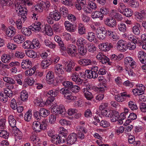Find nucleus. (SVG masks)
I'll use <instances>...</instances> for the list:
<instances>
[{"mask_svg": "<svg viewBox=\"0 0 146 146\" xmlns=\"http://www.w3.org/2000/svg\"><path fill=\"white\" fill-rule=\"evenodd\" d=\"M15 9L20 15L19 18L16 21L17 27L18 29H22L23 22L24 23L27 19V10L22 7L21 5L18 4L15 5Z\"/></svg>", "mask_w": 146, "mask_h": 146, "instance_id": "1", "label": "nucleus"}, {"mask_svg": "<svg viewBox=\"0 0 146 146\" xmlns=\"http://www.w3.org/2000/svg\"><path fill=\"white\" fill-rule=\"evenodd\" d=\"M51 112L55 114H60L63 117L67 116L66 111L64 106L62 105H58L56 104H55L52 108Z\"/></svg>", "mask_w": 146, "mask_h": 146, "instance_id": "2", "label": "nucleus"}, {"mask_svg": "<svg viewBox=\"0 0 146 146\" xmlns=\"http://www.w3.org/2000/svg\"><path fill=\"white\" fill-rule=\"evenodd\" d=\"M130 97V95L126 92L121 93L120 94L115 95V100L118 102H122L128 101Z\"/></svg>", "mask_w": 146, "mask_h": 146, "instance_id": "3", "label": "nucleus"}, {"mask_svg": "<svg viewBox=\"0 0 146 146\" xmlns=\"http://www.w3.org/2000/svg\"><path fill=\"white\" fill-rule=\"evenodd\" d=\"M145 89V87L142 84H138L136 85V88L132 90V92L136 96L141 95L144 94Z\"/></svg>", "mask_w": 146, "mask_h": 146, "instance_id": "4", "label": "nucleus"}, {"mask_svg": "<svg viewBox=\"0 0 146 146\" xmlns=\"http://www.w3.org/2000/svg\"><path fill=\"white\" fill-rule=\"evenodd\" d=\"M106 29L103 27H98L96 30V34L98 38L100 40H103L106 38Z\"/></svg>", "mask_w": 146, "mask_h": 146, "instance_id": "5", "label": "nucleus"}, {"mask_svg": "<svg viewBox=\"0 0 146 146\" xmlns=\"http://www.w3.org/2000/svg\"><path fill=\"white\" fill-rule=\"evenodd\" d=\"M66 51L69 55L71 57H75L77 54L76 47L72 44L68 45Z\"/></svg>", "mask_w": 146, "mask_h": 146, "instance_id": "6", "label": "nucleus"}, {"mask_svg": "<svg viewBox=\"0 0 146 146\" xmlns=\"http://www.w3.org/2000/svg\"><path fill=\"white\" fill-rule=\"evenodd\" d=\"M78 64L82 66H87L91 64H97V62L95 61L92 60L88 59H81L78 60Z\"/></svg>", "mask_w": 146, "mask_h": 146, "instance_id": "7", "label": "nucleus"}, {"mask_svg": "<svg viewBox=\"0 0 146 146\" xmlns=\"http://www.w3.org/2000/svg\"><path fill=\"white\" fill-rule=\"evenodd\" d=\"M43 27L44 25L41 24L40 22H38L33 24L30 27L32 30L35 32L40 31L44 32V30H43Z\"/></svg>", "mask_w": 146, "mask_h": 146, "instance_id": "8", "label": "nucleus"}, {"mask_svg": "<svg viewBox=\"0 0 146 146\" xmlns=\"http://www.w3.org/2000/svg\"><path fill=\"white\" fill-rule=\"evenodd\" d=\"M62 63L65 66L64 69L65 71L68 72L71 71L73 67L75 65V63L73 61H70L68 64H67L68 62L66 61L63 60Z\"/></svg>", "mask_w": 146, "mask_h": 146, "instance_id": "9", "label": "nucleus"}, {"mask_svg": "<svg viewBox=\"0 0 146 146\" xmlns=\"http://www.w3.org/2000/svg\"><path fill=\"white\" fill-rule=\"evenodd\" d=\"M125 65L127 66H130V67L133 68L136 66V63L133 58L131 57H127L124 59Z\"/></svg>", "mask_w": 146, "mask_h": 146, "instance_id": "10", "label": "nucleus"}, {"mask_svg": "<svg viewBox=\"0 0 146 146\" xmlns=\"http://www.w3.org/2000/svg\"><path fill=\"white\" fill-rule=\"evenodd\" d=\"M77 139V136L74 133L70 134L67 139V143L68 145H72L74 144L76 141Z\"/></svg>", "mask_w": 146, "mask_h": 146, "instance_id": "11", "label": "nucleus"}, {"mask_svg": "<svg viewBox=\"0 0 146 146\" xmlns=\"http://www.w3.org/2000/svg\"><path fill=\"white\" fill-rule=\"evenodd\" d=\"M113 47L112 44L110 42L102 43L99 44V48L102 50L107 51L110 50Z\"/></svg>", "mask_w": 146, "mask_h": 146, "instance_id": "12", "label": "nucleus"}, {"mask_svg": "<svg viewBox=\"0 0 146 146\" xmlns=\"http://www.w3.org/2000/svg\"><path fill=\"white\" fill-rule=\"evenodd\" d=\"M51 141L52 143L56 145L60 144L64 142L65 139L62 138H60L58 135H54L52 138H51Z\"/></svg>", "mask_w": 146, "mask_h": 146, "instance_id": "13", "label": "nucleus"}, {"mask_svg": "<svg viewBox=\"0 0 146 146\" xmlns=\"http://www.w3.org/2000/svg\"><path fill=\"white\" fill-rule=\"evenodd\" d=\"M117 49L121 52H125L126 50V44L125 42L122 40H119L117 44Z\"/></svg>", "mask_w": 146, "mask_h": 146, "instance_id": "14", "label": "nucleus"}, {"mask_svg": "<svg viewBox=\"0 0 146 146\" xmlns=\"http://www.w3.org/2000/svg\"><path fill=\"white\" fill-rule=\"evenodd\" d=\"M46 80L48 83L49 84H52L54 81L53 73L51 71H48L47 73Z\"/></svg>", "mask_w": 146, "mask_h": 146, "instance_id": "15", "label": "nucleus"}, {"mask_svg": "<svg viewBox=\"0 0 146 146\" xmlns=\"http://www.w3.org/2000/svg\"><path fill=\"white\" fill-rule=\"evenodd\" d=\"M21 66L23 69H26L31 68L32 67V64L30 60L26 59L23 60Z\"/></svg>", "mask_w": 146, "mask_h": 146, "instance_id": "16", "label": "nucleus"}, {"mask_svg": "<svg viewBox=\"0 0 146 146\" xmlns=\"http://www.w3.org/2000/svg\"><path fill=\"white\" fill-rule=\"evenodd\" d=\"M13 40L15 42L19 44L24 42L25 40V38L22 35L18 34L13 37Z\"/></svg>", "mask_w": 146, "mask_h": 146, "instance_id": "17", "label": "nucleus"}, {"mask_svg": "<svg viewBox=\"0 0 146 146\" xmlns=\"http://www.w3.org/2000/svg\"><path fill=\"white\" fill-rule=\"evenodd\" d=\"M141 26L139 23H136L132 27V31L133 33L136 35H139L140 34Z\"/></svg>", "mask_w": 146, "mask_h": 146, "instance_id": "18", "label": "nucleus"}, {"mask_svg": "<svg viewBox=\"0 0 146 146\" xmlns=\"http://www.w3.org/2000/svg\"><path fill=\"white\" fill-rule=\"evenodd\" d=\"M138 57L141 63L143 64L146 63V54L144 51H139L138 54Z\"/></svg>", "mask_w": 146, "mask_h": 146, "instance_id": "19", "label": "nucleus"}, {"mask_svg": "<svg viewBox=\"0 0 146 146\" xmlns=\"http://www.w3.org/2000/svg\"><path fill=\"white\" fill-rule=\"evenodd\" d=\"M88 42L85 39L82 37L77 38L76 44L79 46H84L88 45Z\"/></svg>", "mask_w": 146, "mask_h": 146, "instance_id": "20", "label": "nucleus"}, {"mask_svg": "<svg viewBox=\"0 0 146 146\" xmlns=\"http://www.w3.org/2000/svg\"><path fill=\"white\" fill-rule=\"evenodd\" d=\"M104 23L105 25L110 27H113L116 25L115 20L112 18H106L104 20Z\"/></svg>", "mask_w": 146, "mask_h": 146, "instance_id": "21", "label": "nucleus"}, {"mask_svg": "<svg viewBox=\"0 0 146 146\" xmlns=\"http://www.w3.org/2000/svg\"><path fill=\"white\" fill-rule=\"evenodd\" d=\"M14 88V86L13 85H9L8 86L7 88L4 89V93L6 94V95L9 98H10L13 95V92L11 89Z\"/></svg>", "mask_w": 146, "mask_h": 146, "instance_id": "22", "label": "nucleus"}, {"mask_svg": "<svg viewBox=\"0 0 146 146\" xmlns=\"http://www.w3.org/2000/svg\"><path fill=\"white\" fill-rule=\"evenodd\" d=\"M11 132L15 135L17 136V137L19 139H21L22 137L23 134L19 129L17 128L16 127H14L12 129V131Z\"/></svg>", "mask_w": 146, "mask_h": 146, "instance_id": "23", "label": "nucleus"}, {"mask_svg": "<svg viewBox=\"0 0 146 146\" xmlns=\"http://www.w3.org/2000/svg\"><path fill=\"white\" fill-rule=\"evenodd\" d=\"M62 64H57L55 65V72L58 75L64 73V71L62 68Z\"/></svg>", "mask_w": 146, "mask_h": 146, "instance_id": "24", "label": "nucleus"}, {"mask_svg": "<svg viewBox=\"0 0 146 146\" xmlns=\"http://www.w3.org/2000/svg\"><path fill=\"white\" fill-rule=\"evenodd\" d=\"M11 56L10 54H4L1 57V60L4 63L8 64L10 61Z\"/></svg>", "mask_w": 146, "mask_h": 146, "instance_id": "25", "label": "nucleus"}, {"mask_svg": "<svg viewBox=\"0 0 146 146\" xmlns=\"http://www.w3.org/2000/svg\"><path fill=\"white\" fill-rule=\"evenodd\" d=\"M16 33V29L14 27H9L6 31V34L9 37L13 36Z\"/></svg>", "mask_w": 146, "mask_h": 146, "instance_id": "26", "label": "nucleus"}, {"mask_svg": "<svg viewBox=\"0 0 146 146\" xmlns=\"http://www.w3.org/2000/svg\"><path fill=\"white\" fill-rule=\"evenodd\" d=\"M91 17L93 19L99 18L100 20H102L104 17L103 15H101L100 11H95L93 12L91 14Z\"/></svg>", "mask_w": 146, "mask_h": 146, "instance_id": "27", "label": "nucleus"}, {"mask_svg": "<svg viewBox=\"0 0 146 146\" xmlns=\"http://www.w3.org/2000/svg\"><path fill=\"white\" fill-rule=\"evenodd\" d=\"M64 25L66 29L69 32H74L75 30L74 25L68 21H66L64 23Z\"/></svg>", "mask_w": 146, "mask_h": 146, "instance_id": "28", "label": "nucleus"}, {"mask_svg": "<svg viewBox=\"0 0 146 146\" xmlns=\"http://www.w3.org/2000/svg\"><path fill=\"white\" fill-rule=\"evenodd\" d=\"M50 13V15L52 17L54 20L57 21L60 19L61 15L59 12H57L56 11H55L51 12Z\"/></svg>", "mask_w": 146, "mask_h": 146, "instance_id": "29", "label": "nucleus"}, {"mask_svg": "<svg viewBox=\"0 0 146 146\" xmlns=\"http://www.w3.org/2000/svg\"><path fill=\"white\" fill-rule=\"evenodd\" d=\"M78 33L80 35L84 34L86 33V29L84 25L80 23L78 25Z\"/></svg>", "mask_w": 146, "mask_h": 146, "instance_id": "30", "label": "nucleus"}, {"mask_svg": "<svg viewBox=\"0 0 146 146\" xmlns=\"http://www.w3.org/2000/svg\"><path fill=\"white\" fill-rule=\"evenodd\" d=\"M52 64V61L50 59L44 60L41 63V66L42 68L45 69L48 66Z\"/></svg>", "mask_w": 146, "mask_h": 146, "instance_id": "31", "label": "nucleus"}, {"mask_svg": "<svg viewBox=\"0 0 146 146\" xmlns=\"http://www.w3.org/2000/svg\"><path fill=\"white\" fill-rule=\"evenodd\" d=\"M50 113V112L49 110L44 108H40L39 111L40 115L43 117H46Z\"/></svg>", "mask_w": 146, "mask_h": 146, "instance_id": "32", "label": "nucleus"}, {"mask_svg": "<svg viewBox=\"0 0 146 146\" xmlns=\"http://www.w3.org/2000/svg\"><path fill=\"white\" fill-rule=\"evenodd\" d=\"M44 30V32L45 31L46 34L49 36H51L53 34V31L51 28L49 26H44L43 30Z\"/></svg>", "mask_w": 146, "mask_h": 146, "instance_id": "33", "label": "nucleus"}, {"mask_svg": "<svg viewBox=\"0 0 146 146\" xmlns=\"http://www.w3.org/2000/svg\"><path fill=\"white\" fill-rule=\"evenodd\" d=\"M8 122L9 125L11 127V129L14 127H16V121L12 115H10L8 117Z\"/></svg>", "mask_w": 146, "mask_h": 146, "instance_id": "34", "label": "nucleus"}, {"mask_svg": "<svg viewBox=\"0 0 146 146\" xmlns=\"http://www.w3.org/2000/svg\"><path fill=\"white\" fill-rule=\"evenodd\" d=\"M82 91L84 93L85 98L88 100H91L93 98L92 94L88 91L87 89L84 88L83 89Z\"/></svg>", "mask_w": 146, "mask_h": 146, "instance_id": "35", "label": "nucleus"}, {"mask_svg": "<svg viewBox=\"0 0 146 146\" xmlns=\"http://www.w3.org/2000/svg\"><path fill=\"white\" fill-rule=\"evenodd\" d=\"M25 52L26 55L30 58H35L36 56V53L33 50H26Z\"/></svg>", "mask_w": 146, "mask_h": 146, "instance_id": "36", "label": "nucleus"}, {"mask_svg": "<svg viewBox=\"0 0 146 146\" xmlns=\"http://www.w3.org/2000/svg\"><path fill=\"white\" fill-rule=\"evenodd\" d=\"M20 97L21 100L23 101H27L28 97V95L27 91L25 90H23L20 94Z\"/></svg>", "mask_w": 146, "mask_h": 146, "instance_id": "37", "label": "nucleus"}, {"mask_svg": "<svg viewBox=\"0 0 146 146\" xmlns=\"http://www.w3.org/2000/svg\"><path fill=\"white\" fill-rule=\"evenodd\" d=\"M31 46V49L38 48L40 46L39 41L36 39H33L32 41Z\"/></svg>", "mask_w": 146, "mask_h": 146, "instance_id": "38", "label": "nucleus"}, {"mask_svg": "<svg viewBox=\"0 0 146 146\" xmlns=\"http://www.w3.org/2000/svg\"><path fill=\"white\" fill-rule=\"evenodd\" d=\"M59 92V90H51L48 92L47 94L50 96L55 97L57 95Z\"/></svg>", "mask_w": 146, "mask_h": 146, "instance_id": "39", "label": "nucleus"}, {"mask_svg": "<svg viewBox=\"0 0 146 146\" xmlns=\"http://www.w3.org/2000/svg\"><path fill=\"white\" fill-rule=\"evenodd\" d=\"M31 29L30 28L23 27L22 28L21 30V33L24 35L27 36H29L32 34L31 30Z\"/></svg>", "mask_w": 146, "mask_h": 146, "instance_id": "40", "label": "nucleus"}, {"mask_svg": "<svg viewBox=\"0 0 146 146\" xmlns=\"http://www.w3.org/2000/svg\"><path fill=\"white\" fill-rule=\"evenodd\" d=\"M60 92L62 94L64 95V98H66L67 96L70 95L71 92L68 89L63 88L60 90Z\"/></svg>", "mask_w": 146, "mask_h": 146, "instance_id": "41", "label": "nucleus"}, {"mask_svg": "<svg viewBox=\"0 0 146 146\" xmlns=\"http://www.w3.org/2000/svg\"><path fill=\"white\" fill-rule=\"evenodd\" d=\"M3 80L4 81L12 84L11 85L15 84V80L12 78L9 77H5L3 78Z\"/></svg>", "mask_w": 146, "mask_h": 146, "instance_id": "42", "label": "nucleus"}, {"mask_svg": "<svg viewBox=\"0 0 146 146\" xmlns=\"http://www.w3.org/2000/svg\"><path fill=\"white\" fill-rule=\"evenodd\" d=\"M95 37V33L93 32H89L88 33L87 35V39L89 41L92 42L94 40Z\"/></svg>", "mask_w": 146, "mask_h": 146, "instance_id": "43", "label": "nucleus"}, {"mask_svg": "<svg viewBox=\"0 0 146 146\" xmlns=\"http://www.w3.org/2000/svg\"><path fill=\"white\" fill-rule=\"evenodd\" d=\"M32 127L33 129L36 131L40 132V122L38 121H34L33 123Z\"/></svg>", "mask_w": 146, "mask_h": 146, "instance_id": "44", "label": "nucleus"}, {"mask_svg": "<svg viewBox=\"0 0 146 146\" xmlns=\"http://www.w3.org/2000/svg\"><path fill=\"white\" fill-rule=\"evenodd\" d=\"M0 137L5 139H7L9 137V134L8 132L6 130H1Z\"/></svg>", "mask_w": 146, "mask_h": 146, "instance_id": "45", "label": "nucleus"}, {"mask_svg": "<svg viewBox=\"0 0 146 146\" xmlns=\"http://www.w3.org/2000/svg\"><path fill=\"white\" fill-rule=\"evenodd\" d=\"M48 121L46 119H43L40 123V131L41 130H44L47 128Z\"/></svg>", "mask_w": 146, "mask_h": 146, "instance_id": "46", "label": "nucleus"}, {"mask_svg": "<svg viewBox=\"0 0 146 146\" xmlns=\"http://www.w3.org/2000/svg\"><path fill=\"white\" fill-rule=\"evenodd\" d=\"M117 27L120 31L123 33L125 32L127 29L126 25L123 23L118 24Z\"/></svg>", "mask_w": 146, "mask_h": 146, "instance_id": "47", "label": "nucleus"}, {"mask_svg": "<svg viewBox=\"0 0 146 146\" xmlns=\"http://www.w3.org/2000/svg\"><path fill=\"white\" fill-rule=\"evenodd\" d=\"M32 117L31 111L30 110L29 111L25 113V120L27 121H29L31 120Z\"/></svg>", "mask_w": 146, "mask_h": 146, "instance_id": "48", "label": "nucleus"}, {"mask_svg": "<svg viewBox=\"0 0 146 146\" xmlns=\"http://www.w3.org/2000/svg\"><path fill=\"white\" fill-rule=\"evenodd\" d=\"M119 117V113L115 111L113 115L110 118L111 120L113 122H115L118 120Z\"/></svg>", "mask_w": 146, "mask_h": 146, "instance_id": "49", "label": "nucleus"}, {"mask_svg": "<svg viewBox=\"0 0 146 146\" xmlns=\"http://www.w3.org/2000/svg\"><path fill=\"white\" fill-rule=\"evenodd\" d=\"M32 44V42L29 40H27L23 43V48L25 49L26 48H31V45Z\"/></svg>", "mask_w": 146, "mask_h": 146, "instance_id": "50", "label": "nucleus"}, {"mask_svg": "<svg viewBox=\"0 0 146 146\" xmlns=\"http://www.w3.org/2000/svg\"><path fill=\"white\" fill-rule=\"evenodd\" d=\"M45 45L51 48H54L56 45L53 43L48 40H45L44 41Z\"/></svg>", "mask_w": 146, "mask_h": 146, "instance_id": "51", "label": "nucleus"}, {"mask_svg": "<svg viewBox=\"0 0 146 146\" xmlns=\"http://www.w3.org/2000/svg\"><path fill=\"white\" fill-rule=\"evenodd\" d=\"M84 46H79L78 47V52L81 55L84 56L86 54L87 52V50Z\"/></svg>", "mask_w": 146, "mask_h": 146, "instance_id": "52", "label": "nucleus"}, {"mask_svg": "<svg viewBox=\"0 0 146 146\" xmlns=\"http://www.w3.org/2000/svg\"><path fill=\"white\" fill-rule=\"evenodd\" d=\"M65 98L70 102L76 100H77V97L76 96H72L71 92H70V95L67 96Z\"/></svg>", "mask_w": 146, "mask_h": 146, "instance_id": "53", "label": "nucleus"}, {"mask_svg": "<svg viewBox=\"0 0 146 146\" xmlns=\"http://www.w3.org/2000/svg\"><path fill=\"white\" fill-rule=\"evenodd\" d=\"M88 46V49L89 52H93L96 50V47L94 44L88 42V45H87Z\"/></svg>", "mask_w": 146, "mask_h": 146, "instance_id": "54", "label": "nucleus"}, {"mask_svg": "<svg viewBox=\"0 0 146 146\" xmlns=\"http://www.w3.org/2000/svg\"><path fill=\"white\" fill-rule=\"evenodd\" d=\"M76 129L78 131V132H81L84 133H86L87 132V129L85 127L80 125L78 126Z\"/></svg>", "mask_w": 146, "mask_h": 146, "instance_id": "55", "label": "nucleus"}, {"mask_svg": "<svg viewBox=\"0 0 146 146\" xmlns=\"http://www.w3.org/2000/svg\"><path fill=\"white\" fill-rule=\"evenodd\" d=\"M60 11L64 17H66L67 15L68 14V10L66 7H62L60 8Z\"/></svg>", "mask_w": 146, "mask_h": 146, "instance_id": "56", "label": "nucleus"}, {"mask_svg": "<svg viewBox=\"0 0 146 146\" xmlns=\"http://www.w3.org/2000/svg\"><path fill=\"white\" fill-rule=\"evenodd\" d=\"M124 131V128L123 126H120L117 127L115 129V134L117 135L122 133Z\"/></svg>", "mask_w": 146, "mask_h": 146, "instance_id": "57", "label": "nucleus"}, {"mask_svg": "<svg viewBox=\"0 0 146 146\" xmlns=\"http://www.w3.org/2000/svg\"><path fill=\"white\" fill-rule=\"evenodd\" d=\"M118 8L119 11L121 13H123L124 11L126 9L124 4L121 3H119Z\"/></svg>", "mask_w": 146, "mask_h": 146, "instance_id": "58", "label": "nucleus"}, {"mask_svg": "<svg viewBox=\"0 0 146 146\" xmlns=\"http://www.w3.org/2000/svg\"><path fill=\"white\" fill-rule=\"evenodd\" d=\"M1 4L4 6H10L13 3L12 0H1Z\"/></svg>", "mask_w": 146, "mask_h": 146, "instance_id": "59", "label": "nucleus"}, {"mask_svg": "<svg viewBox=\"0 0 146 146\" xmlns=\"http://www.w3.org/2000/svg\"><path fill=\"white\" fill-rule=\"evenodd\" d=\"M128 106L132 110H135L137 109V106L135 103L132 101H130L128 103Z\"/></svg>", "mask_w": 146, "mask_h": 146, "instance_id": "60", "label": "nucleus"}, {"mask_svg": "<svg viewBox=\"0 0 146 146\" xmlns=\"http://www.w3.org/2000/svg\"><path fill=\"white\" fill-rule=\"evenodd\" d=\"M41 3L43 9L48 10L50 6V2L48 1H46L45 2H42Z\"/></svg>", "mask_w": 146, "mask_h": 146, "instance_id": "61", "label": "nucleus"}, {"mask_svg": "<svg viewBox=\"0 0 146 146\" xmlns=\"http://www.w3.org/2000/svg\"><path fill=\"white\" fill-rule=\"evenodd\" d=\"M92 1H92H89L88 3V5L92 10H95L97 8V6L96 4Z\"/></svg>", "mask_w": 146, "mask_h": 146, "instance_id": "62", "label": "nucleus"}, {"mask_svg": "<svg viewBox=\"0 0 146 146\" xmlns=\"http://www.w3.org/2000/svg\"><path fill=\"white\" fill-rule=\"evenodd\" d=\"M135 43L136 42H129L127 44V48L130 50H133L135 49L136 47Z\"/></svg>", "mask_w": 146, "mask_h": 146, "instance_id": "63", "label": "nucleus"}, {"mask_svg": "<svg viewBox=\"0 0 146 146\" xmlns=\"http://www.w3.org/2000/svg\"><path fill=\"white\" fill-rule=\"evenodd\" d=\"M77 112V110L75 108H70L68 110L67 113L70 116H72Z\"/></svg>", "mask_w": 146, "mask_h": 146, "instance_id": "64", "label": "nucleus"}]
</instances>
